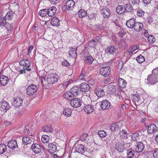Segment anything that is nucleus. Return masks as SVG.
<instances>
[{"instance_id": "nucleus-1", "label": "nucleus", "mask_w": 158, "mask_h": 158, "mask_svg": "<svg viewBox=\"0 0 158 158\" xmlns=\"http://www.w3.org/2000/svg\"><path fill=\"white\" fill-rule=\"evenodd\" d=\"M0 27L5 28V30L6 31V34H5L6 35H9L11 33L12 27L9 23H6V20L4 17H0Z\"/></svg>"}, {"instance_id": "nucleus-2", "label": "nucleus", "mask_w": 158, "mask_h": 158, "mask_svg": "<svg viewBox=\"0 0 158 158\" xmlns=\"http://www.w3.org/2000/svg\"><path fill=\"white\" fill-rule=\"evenodd\" d=\"M148 83L154 85L158 82V70H153L151 75L148 76Z\"/></svg>"}, {"instance_id": "nucleus-3", "label": "nucleus", "mask_w": 158, "mask_h": 158, "mask_svg": "<svg viewBox=\"0 0 158 158\" xmlns=\"http://www.w3.org/2000/svg\"><path fill=\"white\" fill-rule=\"evenodd\" d=\"M59 78V76L56 73L50 74L47 78L48 83L53 84L57 82Z\"/></svg>"}, {"instance_id": "nucleus-4", "label": "nucleus", "mask_w": 158, "mask_h": 158, "mask_svg": "<svg viewBox=\"0 0 158 158\" xmlns=\"http://www.w3.org/2000/svg\"><path fill=\"white\" fill-rule=\"evenodd\" d=\"M37 87L36 85L31 84L29 85L27 89V94L29 95L34 94L37 91Z\"/></svg>"}, {"instance_id": "nucleus-5", "label": "nucleus", "mask_w": 158, "mask_h": 158, "mask_svg": "<svg viewBox=\"0 0 158 158\" xmlns=\"http://www.w3.org/2000/svg\"><path fill=\"white\" fill-rule=\"evenodd\" d=\"M19 64L23 67V69H30L29 67L31 64L29 60L24 59L20 61Z\"/></svg>"}, {"instance_id": "nucleus-6", "label": "nucleus", "mask_w": 158, "mask_h": 158, "mask_svg": "<svg viewBox=\"0 0 158 158\" xmlns=\"http://www.w3.org/2000/svg\"><path fill=\"white\" fill-rule=\"evenodd\" d=\"M70 104L74 108H77L80 107L81 104V101L80 99L75 98L71 101Z\"/></svg>"}, {"instance_id": "nucleus-7", "label": "nucleus", "mask_w": 158, "mask_h": 158, "mask_svg": "<svg viewBox=\"0 0 158 158\" xmlns=\"http://www.w3.org/2000/svg\"><path fill=\"white\" fill-rule=\"evenodd\" d=\"M10 108V105L7 102L3 101L0 102V110L6 112Z\"/></svg>"}, {"instance_id": "nucleus-8", "label": "nucleus", "mask_w": 158, "mask_h": 158, "mask_svg": "<svg viewBox=\"0 0 158 158\" xmlns=\"http://www.w3.org/2000/svg\"><path fill=\"white\" fill-rule=\"evenodd\" d=\"M144 145L141 142H138L135 145V149L136 152H142L144 148Z\"/></svg>"}, {"instance_id": "nucleus-9", "label": "nucleus", "mask_w": 158, "mask_h": 158, "mask_svg": "<svg viewBox=\"0 0 158 158\" xmlns=\"http://www.w3.org/2000/svg\"><path fill=\"white\" fill-rule=\"evenodd\" d=\"M23 102L22 99L19 97H17L14 98L12 104L15 107H19L22 105Z\"/></svg>"}, {"instance_id": "nucleus-10", "label": "nucleus", "mask_w": 158, "mask_h": 158, "mask_svg": "<svg viewBox=\"0 0 158 158\" xmlns=\"http://www.w3.org/2000/svg\"><path fill=\"white\" fill-rule=\"evenodd\" d=\"M75 5V2L73 0H67L65 3V8L68 10H72L73 8Z\"/></svg>"}, {"instance_id": "nucleus-11", "label": "nucleus", "mask_w": 158, "mask_h": 158, "mask_svg": "<svg viewBox=\"0 0 158 158\" xmlns=\"http://www.w3.org/2000/svg\"><path fill=\"white\" fill-rule=\"evenodd\" d=\"M32 151L35 153H38L41 151V147L38 143H34L31 147Z\"/></svg>"}, {"instance_id": "nucleus-12", "label": "nucleus", "mask_w": 158, "mask_h": 158, "mask_svg": "<svg viewBox=\"0 0 158 158\" xmlns=\"http://www.w3.org/2000/svg\"><path fill=\"white\" fill-rule=\"evenodd\" d=\"M157 127L156 126L152 124L148 126L147 132L148 134H153L157 131Z\"/></svg>"}, {"instance_id": "nucleus-13", "label": "nucleus", "mask_w": 158, "mask_h": 158, "mask_svg": "<svg viewBox=\"0 0 158 158\" xmlns=\"http://www.w3.org/2000/svg\"><path fill=\"white\" fill-rule=\"evenodd\" d=\"M111 105L110 103L107 100H103L101 102V107L103 110L108 109Z\"/></svg>"}, {"instance_id": "nucleus-14", "label": "nucleus", "mask_w": 158, "mask_h": 158, "mask_svg": "<svg viewBox=\"0 0 158 158\" xmlns=\"http://www.w3.org/2000/svg\"><path fill=\"white\" fill-rule=\"evenodd\" d=\"M80 90L83 92H88L89 90L90 87L86 83H82L79 85Z\"/></svg>"}, {"instance_id": "nucleus-15", "label": "nucleus", "mask_w": 158, "mask_h": 158, "mask_svg": "<svg viewBox=\"0 0 158 158\" xmlns=\"http://www.w3.org/2000/svg\"><path fill=\"white\" fill-rule=\"evenodd\" d=\"M7 145L9 148L13 150L15 149L18 147L17 141L15 140L10 141L8 143Z\"/></svg>"}, {"instance_id": "nucleus-16", "label": "nucleus", "mask_w": 158, "mask_h": 158, "mask_svg": "<svg viewBox=\"0 0 158 158\" xmlns=\"http://www.w3.org/2000/svg\"><path fill=\"white\" fill-rule=\"evenodd\" d=\"M48 149L50 152L53 153L56 151V143L55 142H52L50 143L48 145Z\"/></svg>"}, {"instance_id": "nucleus-17", "label": "nucleus", "mask_w": 158, "mask_h": 158, "mask_svg": "<svg viewBox=\"0 0 158 158\" xmlns=\"http://www.w3.org/2000/svg\"><path fill=\"white\" fill-rule=\"evenodd\" d=\"M136 22V21L134 19L131 18L127 22L126 26L129 28H133Z\"/></svg>"}, {"instance_id": "nucleus-18", "label": "nucleus", "mask_w": 158, "mask_h": 158, "mask_svg": "<svg viewBox=\"0 0 158 158\" xmlns=\"http://www.w3.org/2000/svg\"><path fill=\"white\" fill-rule=\"evenodd\" d=\"M85 111L87 114H90L94 110V106L91 105H87L84 107Z\"/></svg>"}, {"instance_id": "nucleus-19", "label": "nucleus", "mask_w": 158, "mask_h": 158, "mask_svg": "<svg viewBox=\"0 0 158 158\" xmlns=\"http://www.w3.org/2000/svg\"><path fill=\"white\" fill-rule=\"evenodd\" d=\"M101 13L104 18H107L110 14V11L109 9L105 7L101 10Z\"/></svg>"}, {"instance_id": "nucleus-20", "label": "nucleus", "mask_w": 158, "mask_h": 158, "mask_svg": "<svg viewBox=\"0 0 158 158\" xmlns=\"http://www.w3.org/2000/svg\"><path fill=\"white\" fill-rule=\"evenodd\" d=\"M85 146L83 145L80 144L77 145L76 147V152L82 154L85 152Z\"/></svg>"}, {"instance_id": "nucleus-21", "label": "nucleus", "mask_w": 158, "mask_h": 158, "mask_svg": "<svg viewBox=\"0 0 158 158\" xmlns=\"http://www.w3.org/2000/svg\"><path fill=\"white\" fill-rule=\"evenodd\" d=\"M64 97L66 100H71L74 98L73 94L70 91H68L64 94Z\"/></svg>"}, {"instance_id": "nucleus-22", "label": "nucleus", "mask_w": 158, "mask_h": 158, "mask_svg": "<svg viewBox=\"0 0 158 158\" xmlns=\"http://www.w3.org/2000/svg\"><path fill=\"white\" fill-rule=\"evenodd\" d=\"M106 53L108 54L114 55L116 51L115 48L113 46H110L108 47L106 49Z\"/></svg>"}, {"instance_id": "nucleus-23", "label": "nucleus", "mask_w": 158, "mask_h": 158, "mask_svg": "<svg viewBox=\"0 0 158 158\" xmlns=\"http://www.w3.org/2000/svg\"><path fill=\"white\" fill-rule=\"evenodd\" d=\"M133 28L135 31H139L143 29V25L141 23L138 22L136 21Z\"/></svg>"}, {"instance_id": "nucleus-24", "label": "nucleus", "mask_w": 158, "mask_h": 158, "mask_svg": "<svg viewBox=\"0 0 158 158\" xmlns=\"http://www.w3.org/2000/svg\"><path fill=\"white\" fill-rule=\"evenodd\" d=\"M51 23L52 26L58 27L60 25V20L57 17H54L51 19Z\"/></svg>"}, {"instance_id": "nucleus-25", "label": "nucleus", "mask_w": 158, "mask_h": 158, "mask_svg": "<svg viewBox=\"0 0 158 158\" xmlns=\"http://www.w3.org/2000/svg\"><path fill=\"white\" fill-rule=\"evenodd\" d=\"M115 149L119 152H123L124 150V147L123 145L119 142H117L115 145Z\"/></svg>"}, {"instance_id": "nucleus-26", "label": "nucleus", "mask_w": 158, "mask_h": 158, "mask_svg": "<svg viewBox=\"0 0 158 158\" xmlns=\"http://www.w3.org/2000/svg\"><path fill=\"white\" fill-rule=\"evenodd\" d=\"M48 16L49 17H52L56 13V9L55 7L52 6L48 9Z\"/></svg>"}, {"instance_id": "nucleus-27", "label": "nucleus", "mask_w": 158, "mask_h": 158, "mask_svg": "<svg viewBox=\"0 0 158 158\" xmlns=\"http://www.w3.org/2000/svg\"><path fill=\"white\" fill-rule=\"evenodd\" d=\"M125 7L123 5H118L116 9V12L118 14H121L125 11Z\"/></svg>"}, {"instance_id": "nucleus-28", "label": "nucleus", "mask_w": 158, "mask_h": 158, "mask_svg": "<svg viewBox=\"0 0 158 158\" xmlns=\"http://www.w3.org/2000/svg\"><path fill=\"white\" fill-rule=\"evenodd\" d=\"M141 136L142 135L138 133H135L132 134L131 138L133 140L137 142L141 139Z\"/></svg>"}, {"instance_id": "nucleus-29", "label": "nucleus", "mask_w": 158, "mask_h": 158, "mask_svg": "<svg viewBox=\"0 0 158 158\" xmlns=\"http://www.w3.org/2000/svg\"><path fill=\"white\" fill-rule=\"evenodd\" d=\"M95 93L98 98L103 97L105 94L104 91L101 89H97L95 91Z\"/></svg>"}, {"instance_id": "nucleus-30", "label": "nucleus", "mask_w": 158, "mask_h": 158, "mask_svg": "<svg viewBox=\"0 0 158 158\" xmlns=\"http://www.w3.org/2000/svg\"><path fill=\"white\" fill-rule=\"evenodd\" d=\"M118 84L119 87L122 89L125 88L126 85L125 81L120 78L118 79Z\"/></svg>"}, {"instance_id": "nucleus-31", "label": "nucleus", "mask_w": 158, "mask_h": 158, "mask_svg": "<svg viewBox=\"0 0 158 158\" xmlns=\"http://www.w3.org/2000/svg\"><path fill=\"white\" fill-rule=\"evenodd\" d=\"M115 87L114 85L111 84L109 85L107 87V90L108 93L113 94L115 91Z\"/></svg>"}, {"instance_id": "nucleus-32", "label": "nucleus", "mask_w": 158, "mask_h": 158, "mask_svg": "<svg viewBox=\"0 0 158 158\" xmlns=\"http://www.w3.org/2000/svg\"><path fill=\"white\" fill-rule=\"evenodd\" d=\"M79 17L80 18H82L87 15V11L82 9H81L78 12Z\"/></svg>"}, {"instance_id": "nucleus-33", "label": "nucleus", "mask_w": 158, "mask_h": 158, "mask_svg": "<svg viewBox=\"0 0 158 158\" xmlns=\"http://www.w3.org/2000/svg\"><path fill=\"white\" fill-rule=\"evenodd\" d=\"M120 137L122 139H125L127 138L128 134L126 131L124 130H122L119 133Z\"/></svg>"}, {"instance_id": "nucleus-34", "label": "nucleus", "mask_w": 158, "mask_h": 158, "mask_svg": "<svg viewBox=\"0 0 158 158\" xmlns=\"http://www.w3.org/2000/svg\"><path fill=\"white\" fill-rule=\"evenodd\" d=\"M44 131L51 132L52 131V128L50 124H48L44 126L43 128Z\"/></svg>"}, {"instance_id": "nucleus-35", "label": "nucleus", "mask_w": 158, "mask_h": 158, "mask_svg": "<svg viewBox=\"0 0 158 158\" xmlns=\"http://www.w3.org/2000/svg\"><path fill=\"white\" fill-rule=\"evenodd\" d=\"M77 48H73L72 47L69 51V54L70 56L74 58H75L76 56V51Z\"/></svg>"}, {"instance_id": "nucleus-36", "label": "nucleus", "mask_w": 158, "mask_h": 158, "mask_svg": "<svg viewBox=\"0 0 158 158\" xmlns=\"http://www.w3.org/2000/svg\"><path fill=\"white\" fill-rule=\"evenodd\" d=\"M110 70H100V74L105 77H107L110 73Z\"/></svg>"}, {"instance_id": "nucleus-37", "label": "nucleus", "mask_w": 158, "mask_h": 158, "mask_svg": "<svg viewBox=\"0 0 158 158\" xmlns=\"http://www.w3.org/2000/svg\"><path fill=\"white\" fill-rule=\"evenodd\" d=\"M78 87L75 86L72 88L70 92L73 94L74 96H76L79 94V90Z\"/></svg>"}, {"instance_id": "nucleus-38", "label": "nucleus", "mask_w": 158, "mask_h": 158, "mask_svg": "<svg viewBox=\"0 0 158 158\" xmlns=\"http://www.w3.org/2000/svg\"><path fill=\"white\" fill-rule=\"evenodd\" d=\"M119 127L117 123L112 124L110 126V129L112 131H118Z\"/></svg>"}, {"instance_id": "nucleus-39", "label": "nucleus", "mask_w": 158, "mask_h": 158, "mask_svg": "<svg viewBox=\"0 0 158 158\" xmlns=\"http://www.w3.org/2000/svg\"><path fill=\"white\" fill-rule=\"evenodd\" d=\"M22 140L23 144L25 145L31 143L32 141L31 139L27 137H23Z\"/></svg>"}, {"instance_id": "nucleus-40", "label": "nucleus", "mask_w": 158, "mask_h": 158, "mask_svg": "<svg viewBox=\"0 0 158 158\" xmlns=\"http://www.w3.org/2000/svg\"><path fill=\"white\" fill-rule=\"evenodd\" d=\"M94 60V58L91 56H88L85 58V61L88 64H91Z\"/></svg>"}, {"instance_id": "nucleus-41", "label": "nucleus", "mask_w": 158, "mask_h": 158, "mask_svg": "<svg viewBox=\"0 0 158 158\" xmlns=\"http://www.w3.org/2000/svg\"><path fill=\"white\" fill-rule=\"evenodd\" d=\"M138 47L139 46L138 45L131 47L130 48L128 49L127 51V54L130 55L132 54L134 51L138 48Z\"/></svg>"}, {"instance_id": "nucleus-42", "label": "nucleus", "mask_w": 158, "mask_h": 158, "mask_svg": "<svg viewBox=\"0 0 158 158\" xmlns=\"http://www.w3.org/2000/svg\"><path fill=\"white\" fill-rule=\"evenodd\" d=\"M7 150L6 145L4 143L0 144V154H2L6 152Z\"/></svg>"}, {"instance_id": "nucleus-43", "label": "nucleus", "mask_w": 158, "mask_h": 158, "mask_svg": "<svg viewBox=\"0 0 158 158\" xmlns=\"http://www.w3.org/2000/svg\"><path fill=\"white\" fill-rule=\"evenodd\" d=\"M38 14L42 17H44L47 15H48V9H43L40 10L38 13Z\"/></svg>"}, {"instance_id": "nucleus-44", "label": "nucleus", "mask_w": 158, "mask_h": 158, "mask_svg": "<svg viewBox=\"0 0 158 158\" xmlns=\"http://www.w3.org/2000/svg\"><path fill=\"white\" fill-rule=\"evenodd\" d=\"M50 137L47 135H44L41 137V140L44 143H48Z\"/></svg>"}, {"instance_id": "nucleus-45", "label": "nucleus", "mask_w": 158, "mask_h": 158, "mask_svg": "<svg viewBox=\"0 0 158 158\" xmlns=\"http://www.w3.org/2000/svg\"><path fill=\"white\" fill-rule=\"evenodd\" d=\"M72 110L69 108H65L63 112V114L67 117H69L71 114Z\"/></svg>"}, {"instance_id": "nucleus-46", "label": "nucleus", "mask_w": 158, "mask_h": 158, "mask_svg": "<svg viewBox=\"0 0 158 158\" xmlns=\"http://www.w3.org/2000/svg\"><path fill=\"white\" fill-rule=\"evenodd\" d=\"M15 13L12 11L9 12H7L6 15L4 16V17L5 18L6 20L7 19H11L13 18V15Z\"/></svg>"}, {"instance_id": "nucleus-47", "label": "nucleus", "mask_w": 158, "mask_h": 158, "mask_svg": "<svg viewBox=\"0 0 158 158\" xmlns=\"http://www.w3.org/2000/svg\"><path fill=\"white\" fill-rule=\"evenodd\" d=\"M134 151L133 150H129L127 151V157L128 158H132L134 156Z\"/></svg>"}, {"instance_id": "nucleus-48", "label": "nucleus", "mask_w": 158, "mask_h": 158, "mask_svg": "<svg viewBox=\"0 0 158 158\" xmlns=\"http://www.w3.org/2000/svg\"><path fill=\"white\" fill-rule=\"evenodd\" d=\"M136 60L139 63H141L145 61V58L143 56L140 55L136 58Z\"/></svg>"}, {"instance_id": "nucleus-49", "label": "nucleus", "mask_w": 158, "mask_h": 158, "mask_svg": "<svg viewBox=\"0 0 158 158\" xmlns=\"http://www.w3.org/2000/svg\"><path fill=\"white\" fill-rule=\"evenodd\" d=\"M132 98L134 102H140L139 96L137 94L134 95L132 96Z\"/></svg>"}, {"instance_id": "nucleus-50", "label": "nucleus", "mask_w": 158, "mask_h": 158, "mask_svg": "<svg viewBox=\"0 0 158 158\" xmlns=\"http://www.w3.org/2000/svg\"><path fill=\"white\" fill-rule=\"evenodd\" d=\"M125 7V10L127 12H131L132 10V8L131 5L130 3L127 4L124 6Z\"/></svg>"}, {"instance_id": "nucleus-51", "label": "nucleus", "mask_w": 158, "mask_h": 158, "mask_svg": "<svg viewBox=\"0 0 158 158\" xmlns=\"http://www.w3.org/2000/svg\"><path fill=\"white\" fill-rule=\"evenodd\" d=\"M86 75V71L85 70H82L81 73L79 77V79L83 80L84 79L85 76Z\"/></svg>"}, {"instance_id": "nucleus-52", "label": "nucleus", "mask_w": 158, "mask_h": 158, "mask_svg": "<svg viewBox=\"0 0 158 158\" xmlns=\"http://www.w3.org/2000/svg\"><path fill=\"white\" fill-rule=\"evenodd\" d=\"M98 134L101 138L105 137L106 135V132L104 131H100L98 132Z\"/></svg>"}, {"instance_id": "nucleus-53", "label": "nucleus", "mask_w": 158, "mask_h": 158, "mask_svg": "<svg viewBox=\"0 0 158 158\" xmlns=\"http://www.w3.org/2000/svg\"><path fill=\"white\" fill-rule=\"evenodd\" d=\"M148 41L151 43H154L155 40V38L154 36L153 35H151L148 36Z\"/></svg>"}, {"instance_id": "nucleus-54", "label": "nucleus", "mask_w": 158, "mask_h": 158, "mask_svg": "<svg viewBox=\"0 0 158 158\" xmlns=\"http://www.w3.org/2000/svg\"><path fill=\"white\" fill-rule=\"evenodd\" d=\"M154 158H158V149H155L152 151Z\"/></svg>"}, {"instance_id": "nucleus-55", "label": "nucleus", "mask_w": 158, "mask_h": 158, "mask_svg": "<svg viewBox=\"0 0 158 158\" xmlns=\"http://www.w3.org/2000/svg\"><path fill=\"white\" fill-rule=\"evenodd\" d=\"M47 72L45 71V70H39L38 74L41 77H44L46 76Z\"/></svg>"}, {"instance_id": "nucleus-56", "label": "nucleus", "mask_w": 158, "mask_h": 158, "mask_svg": "<svg viewBox=\"0 0 158 158\" xmlns=\"http://www.w3.org/2000/svg\"><path fill=\"white\" fill-rule=\"evenodd\" d=\"M112 62V60H111L109 61L108 62L106 63V65H108V66H106V65H105V64H102V68L106 69L109 68L108 69H110V66L111 65Z\"/></svg>"}, {"instance_id": "nucleus-57", "label": "nucleus", "mask_w": 158, "mask_h": 158, "mask_svg": "<svg viewBox=\"0 0 158 158\" xmlns=\"http://www.w3.org/2000/svg\"><path fill=\"white\" fill-rule=\"evenodd\" d=\"M144 12L142 10H139L137 13V15L139 17L143 16L144 14Z\"/></svg>"}, {"instance_id": "nucleus-58", "label": "nucleus", "mask_w": 158, "mask_h": 158, "mask_svg": "<svg viewBox=\"0 0 158 158\" xmlns=\"http://www.w3.org/2000/svg\"><path fill=\"white\" fill-rule=\"evenodd\" d=\"M73 81L72 80H69V81L65 82L63 84V86L64 88L67 87L69 85L71 82H73Z\"/></svg>"}, {"instance_id": "nucleus-59", "label": "nucleus", "mask_w": 158, "mask_h": 158, "mask_svg": "<svg viewBox=\"0 0 158 158\" xmlns=\"http://www.w3.org/2000/svg\"><path fill=\"white\" fill-rule=\"evenodd\" d=\"M88 137V134L86 133L83 134L80 137V139L82 141H83L87 140Z\"/></svg>"}, {"instance_id": "nucleus-60", "label": "nucleus", "mask_w": 158, "mask_h": 158, "mask_svg": "<svg viewBox=\"0 0 158 158\" xmlns=\"http://www.w3.org/2000/svg\"><path fill=\"white\" fill-rule=\"evenodd\" d=\"M96 42L94 40H91L89 42V45L90 46L94 48L95 46Z\"/></svg>"}, {"instance_id": "nucleus-61", "label": "nucleus", "mask_w": 158, "mask_h": 158, "mask_svg": "<svg viewBox=\"0 0 158 158\" xmlns=\"http://www.w3.org/2000/svg\"><path fill=\"white\" fill-rule=\"evenodd\" d=\"M130 1L131 3L134 5H139L140 2V0H130Z\"/></svg>"}, {"instance_id": "nucleus-62", "label": "nucleus", "mask_w": 158, "mask_h": 158, "mask_svg": "<svg viewBox=\"0 0 158 158\" xmlns=\"http://www.w3.org/2000/svg\"><path fill=\"white\" fill-rule=\"evenodd\" d=\"M61 64L65 66H68L70 65L69 63L66 60L63 61L61 63Z\"/></svg>"}, {"instance_id": "nucleus-63", "label": "nucleus", "mask_w": 158, "mask_h": 158, "mask_svg": "<svg viewBox=\"0 0 158 158\" xmlns=\"http://www.w3.org/2000/svg\"><path fill=\"white\" fill-rule=\"evenodd\" d=\"M152 19H153L151 17L148 16L147 19L146 21L149 24H151L153 22Z\"/></svg>"}, {"instance_id": "nucleus-64", "label": "nucleus", "mask_w": 158, "mask_h": 158, "mask_svg": "<svg viewBox=\"0 0 158 158\" xmlns=\"http://www.w3.org/2000/svg\"><path fill=\"white\" fill-rule=\"evenodd\" d=\"M103 81L105 84H107L110 81V79L109 77H106L104 79Z\"/></svg>"}]
</instances>
